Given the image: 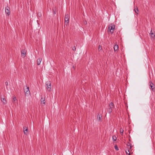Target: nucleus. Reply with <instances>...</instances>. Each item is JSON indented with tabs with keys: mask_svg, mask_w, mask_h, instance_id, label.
Masks as SVG:
<instances>
[{
	"mask_svg": "<svg viewBox=\"0 0 155 155\" xmlns=\"http://www.w3.org/2000/svg\"><path fill=\"white\" fill-rule=\"evenodd\" d=\"M108 28L110 30V32L112 34L113 33L114 30L115 29V25L114 24H110L109 25Z\"/></svg>",
	"mask_w": 155,
	"mask_h": 155,
	"instance_id": "nucleus-1",
	"label": "nucleus"
},
{
	"mask_svg": "<svg viewBox=\"0 0 155 155\" xmlns=\"http://www.w3.org/2000/svg\"><path fill=\"white\" fill-rule=\"evenodd\" d=\"M109 108L108 109V112L110 114L112 112V109L114 108V104L113 102L110 103L109 105Z\"/></svg>",
	"mask_w": 155,
	"mask_h": 155,
	"instance_id": "nucleus-2",
	"label": "nucleus"
},
{
	"mask_svg": "<svg viewBox=\"0 0 155 155\" xmlns=\"http://www.w3.org/2000/svg\"><path fill=\"white\" fill-rule=\"evenodd\" d=\"M45 84L47 86V89L49 91H50L51 88V82L49 81H47L46 82Z\"/></svg>",
	"mask_w": 155,
	"mask_h": 155,
	"instance_id": "nucleus-3",
	"label": "nucleus"
},
{
	"mask_svg": "<svg viewBox=\"0 0 155 155\" xmlns=\"http://www.w3.org/2000/svg\"><path fill=\"white\" fill-rule=\"evenodd\" d=\"M24 92L25 95H28L30 94V92L29 90V87H27V88L24 90Z\"/></svg>",
	"mask_w": 155,
	"mask_h": 155,
	"instance_id": "nucleus-4",
	"label": "nucleus"
},
{
	"mask_svg": "<svg viewBox=\"0 0 155 155\" xmlns=\"http://www.w3.org/2000/svg\"><path fill=\"white\" fill-rule=\"evenodd\" d=\"M5 13L8 16L9 15L10 8L8 6H7L5 8Z\"/></svg>",
	"mask_w": 155,
	"mask_h": 155,
	"instance_id": "nucleus-5",
	"label": "nucleus"
},
{
	"mask_svg": "<svg viewBox=\"0 0 155 155\" xmlns=\"http://www.w3.org/2000/svg\"><path fill=\"white\" fill-rule=\"evenodd\" d=\"M69 16L68 14H65V15L64 17V20L65 22H66L67 23H68L69 22Z\"/></svg>",
	"mask_w": 155,
	"mask_h": 155,
	"instance_id": "nucleus-6",
	"label": "nucleus"
},
{
	"mask_svg": "<svg viewBox=\"0 0 155 155\" xmlns=\"http://www.w3.org/2000/svg\"><path fill=\"white\" fill-rule=\"evenodd\" d=\"M150 86L153 91H155V88L153 86V84L151 81H150L149 82Z\"/></svg>",
	"mask_w": 155,
	"mask_h": 155,
	"instance_id": "nucleus-7",
	"label": "nucleus"
},
{
	"mask_svg": "<svg viewBox=\"0 0 155 155\" xmlns=\"http://www.w3.org/2000/svg\"><path fill=\"white\" fill-rule=\"evenodd\" d=\"M26 51L25 49H22L21 51L22 56L25 57L26 56Z\"/></svg>",
	"mask_w": 155,
	"mask_h": 155,
	"instance_id": "nucleus-8",
	"label": "nucleus"
},
{
	"mask_svg": "<svg viewBox=\"0 0 155 155\" xmlns=\"http://www.w3.org/2000/svg\"><path fill=\"white\" fill-rule=\"evenodd\" d=\"M24 132L25 134L26 135L28 133V128L26 127H23Z\"/></svg>",
	"mask_w": 155,
	"mask_h": 155,
	"instance_id": "nucleus-9",
	"label": "nucleus"
},
{
	"mask_svg": "<svg viewBox=\"0 0 155 155\" xmlns=\"http://www.w3.org/2000/svg\"><path fill=\"white\" fill-rule=\"evenodd\" d=\"M102 116L101 115H99V114H98L97 117V120H98V121H101V118Z\"/></svg>",
	"mask_w": 155,
	"mask_h": 155,
	"instance_id": "nucleus-10",
	"label": "nucleus"
},
{
	"mask_svg": "<svg viewBox=\"0 0 155 155\" xmlns=\"http://www.w3.org/2000/svg\"><path fill=\"white\" fill-rule=\"evenodd\" d=\"M42 61V59L40 58H39L38 59L37 61V64L38 65H40V64L41 62Z\"/></svg>",
	"mask_w": 155,
	"mask_h": 155,
	"instance_id": "nucleus-11",
	"label": "nucleus"
},
{
	"mask_svg": "<svg viewBox=\"0 0 155 155\" xmlns=\"http://www.w3.org/2000/svg\"><path fill=\"white\" fill-rule=\"evenodd\" d=\"M150 36L152 38H153L155 37V35L152 32V29H151L150 33Z\"/></svg>",
	"mask_w": 155,
	"mask_h": 155,
	"instance_id": "nucleus-12",
	"label": "nucleus"
},
{
	"mask_svg": "<svg viewBox=\"0 0 155 155\" xmlns=\"http://www.w3.org/2000/svg\"><path fill=\"white\" fill-rule=\"evenodd\" d=\"M131 145V144L130 143L128 142L127 143V146L128 149H131V148L132 146Z\"/></svg>",
	"mask_w": 155,
	"mask_h": 155,
	"instance_id": "nucleus-13",
	"label": "nucleus"
},
{
	"mask_svg": "<svg viewBox=\"0 0 155 155\" xmlns=\"http://www.w3.org/2000/svg\"><path fill=\"white\" fill-rule=\"evenodd\" d=\"M45 97L41 98V103H42V102H43V104H44L45 103Z\"/></svg>",
	"mask_w": 155,
	"mask_h": 155,
	"instance_id": "nucleus-14",
	"label": "nucleus"
},
{
	"mask_svg": "<svg viewBox=\"0 0 155 155\" xmlns=\"http://www.w3.org/2000/svg\"><path fill=\"white\" fill-rule=\"evenodd\" d=\"M118 48V46L117 45H115L114 47V49L115 51H116Z\"/></svg>",
	"mask_w": 155,
	"mask_h": 155,
	"instance_id": "nucleus-15",
	"label": "nucleus"
},
{
	"mask_svg": "<svg viewBox=\"0 0 155 155\" xmlns=\"http://www.w3.org/2000/svg\"><path fill=\"white\" fill-rule=\"evenodd\" d=\"M134 10L136 13L137 14H138V10L137 7L136 8L135 7Z\"/></svg>",
	"mask_w": 155,
	"mask_h": 155,
	"instance_id": "nucleus-16",
	"label": "nucleus"
},
{
	"mask_svg": "<svg viewBox=\"0 0 155 155\" xmlns=\"http://www.w3.org/2000/svg\"><path fill=\"white\" fill-rule=\"evenodd\" d=\"M1 101L4 104H6V101L5 98H1Z\"/></svg>",
	"mask_w": 155,
	"mask_h": 155,
	"instance_id": "nucleus-17",
	"label": "nucleus"
},
{
	"mask_svg": "<svg viewBox=\"0 0 155 155\" xmlns=\"http://www.w3.org/2000/svg\"><path fill=\"white\" fill-rule=\"evenodd\" d=\"M5 84L6 86V88L7 89V90H8V88L7 87V86L8 85V82L6 81L5 82Z\"/></svg>",
	"mask_w": 155,
	"mask_h": 155,
	"instance_id": "nucleus-18",
	"label": "nucleus"
},
{
	"mask_svg": "<svg viewBox=\"0 0 155 155\" xmlns=\"http://www.w3.org/2000/svg\"><path fill=\"white\" fill-rule=\"evenodd\" d=\"M120 132L121 135H122L123 134L124 130L122 128H120Z\"/></svg>",
	"mask_w": 155,
	"mask_h": 155,
	"instance_id": "nucleus-19",
	"label": "nucleus"
},
{
	"mask_svg": "<svg viewBox=\"0 0 155 155\" xmlns=\"http://www.w3.org/2000/svg\"><path fill=\"white\" fill-rule=\"evenodd\" d=\"M112 138L114 141H115L117 140V137L115 136H113Z\"/></svg>",
	"mask_w": 155,
	"mask_h": 155,
	"instance_id": "nucleus-20",
	"label": "nucleus"
},
{
	"mask_svg": "<svg viewBox=\"0 0 155 155\" xmlns=\"http://www.w3.org/2000/svg\"><path fill=\"white\" fill-rule=\"evenodd\" d=\"M114 148L116 150H119L118 148L117 145H115L114 146Z\"/></svg>",
	"mask_w": 155,
	"mask_h": 155,
	"instance_id": "nucleus-21",
	"label": "nucleus"
},
{
	"mask_svg": "<svg viewBox=\"0 0 155 155\" xmlns=\"http://www.w3.org/2000/svg\"><path fill=\"white\" fill-rule=\"evenodd\" d=\"M17 100L16 98V97H14L12 100V102H15Z\"/></svg>",
	"mask_w": 155,
	"mask_h": 155,
	"instance_id": "nucleus-22",
	"label": "nucleus"
},
{
	"mask_svg": "<svg viewBox=\"0 0 155 155\" xmlns=\"http://www.w3.org/2000/svg\"><path fill=\"white\" fill-rule=\"evenodd\" d=\"M126 152L127 155H130V153L129 150H128V152L127 151H126Z\"/></svg>",
	"mask_w": 155,
	"mask_h": 155,
	"instance_id": "nucleus-23",
	"label": "nucleus"
},
{
	"mask_svg": "<svg viewBox=\"0 0 155 155\" xmlns=\"http://www.w3.org/2000/svg\"><path fill=\"white\" fill-rule=\"evenodd\" d=\"M99 50H101L102 49V47L101 46V45H99Z\"/></svg>",
	"mask_w": 155,
	"mask_h": 155,
	"instance_id": "nucleus-24",
	"label": "nucleus"
},
{
	"mask_svg": "<svg viewBox=\"0 0 155 155\" xmlns=\"http://www.w3.org/2000/svg\"><path fill=\"white\" fill-rule=\"evenodd\" d=\"M84 25H86L87 24V22L86 20L84 21Z\"/></svg>",
	"mask_w": 155,
	"mask_h": 155,
	"instance_id": "nucleus-25",
	"label": "nucleus"
},
{
	"mask_svg": "<svg viewBox=\"0 0 155 155\" xmlns=\"http://www.w3.org/2000/svg\"><path fill=\"white\" fill-rule=\"evenodd\" d=\"M72 50H73V51H75L76 49V47H75V46H74V47H73V48H72Z\"/></svg>",
	"mask_w": 155,
	"mask_h": 155,
	"instance_id": "nucleus-26",
	"label": "nucleus"
},
{
	"mask_svg": "<svg viewBox=\"0 0 155 155\" xmlns=\"http://www.w3.org/2000/svg\"><path fill=\"white\" fill-rule=\"evenodd\" d=\"M53 12H54V14H56V11L54 10V11H53Z\"/></svg>",
	"mask_w": 155,
	"mask_h": 155,
	"instance_id": "nucleus-27",
	"label": "nucleus"
},
{
	"mask_svg": "<svg viewBox=\"0 0 155 155\" xmlns=\"http://www.w3.org/2000/svg\"><path fill=\"white\" fill-rule=\"evenodd\" d=\"M4 89H5V87H4Z\"/></svg>",
	"mask_w": 155,
	"mask_h": 155,
	"instance_id": "nucleus-28",
	"label": "nucleus"
}]
</instances>
